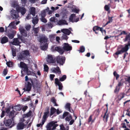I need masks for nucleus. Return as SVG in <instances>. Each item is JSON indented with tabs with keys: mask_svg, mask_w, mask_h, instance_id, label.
<instances>
[{
	"mask_svg": "<svg viewBox=\"0 0 130 130\" xmlns=\"http://www.w3.org/2000/svg\"><path fill=\"white\" fill-rule=\"evenodd\" d=\"M120 89V87L117 86L115 89L114 90V92L115 93H116L117 92H118Z\"/></svg>",
	"mask_w": 130,
	"mask_h": 130,
	"instance_id": "nucleus-58",
	"label": "nucleus"
},
{
	"mask_svg": "<svg viewBox=\"0 0 130 130\" xmlns=\"http://www.w3.org/2000/svg\"><path fill=\"white\" fill-rule=\"evenodd\" d=\"M32 112L31 110H30L28 112L24 115L25 117H28L30 116L31 115Z\"/></svg>",
	"mask_w": 130,
	"mask_h": 130,
	"instance_id": "nucleus-37",
	"label": "nucleus"
},
{
	"mask_svg": "<svg viewBox=\"0 0 130 130\" xmlns=\"http://www.w3.org/2000/svg\"><path fill=\"white\" fill-rule=\"evenodd\" d=\"M123 40L124 42L128 41L127 44H130V33L126 35L125 38Z\"/></svg>",
	"mask_w": 130,
	"mask_h": 130,
	"instance_id": "nucleus-21",
	"label": "nucleus"
},
{
	"mask_svg": "<svg viewBox=\"0 0 130 130\" xmlns=\"http://www.w3.org/2000/svg\"><path fill=\"white\" fill-rule=\"evenodd\" d=\"M122 80V79H121V80L119 82L118 85L117 86L118 87H119L120 86H122L123 85V83L121 82Z\"/></svg>",
	"mask_w": 130,
	"mask_h": 130,
	"instance_id": "nucleus-62",
	"label": "nucleus"
},
{
	"mask_svg": "<svg viewBox=\"0 0 130 130\" xmlns=\"http://www.w3.org/2000/svg\"><path fill=\"white\" fill-rule=\"evenodd\" d=\"M31 28V26L30 25H27L25 27V28L26 30L27 31L29 30H30V29Z\"/></svg>",
	"mask_w": 130,
	"mask_h": 130,
	"instance_id": "nucleus-55",
	"label": "nucleus"
},
{
	"mask_svg": "<svg viewBox=\"0 0 130 130\" xmlns=\"http://www.w3.org/2000/svg\"><path fill=\"white\" fill-rule=\"evenodd\" d=\"M11 16L13 19H17L19 17V12L13 9H12L10 11Z\"/></svg>",
	"mask_w": 130,
	"mask_h": 130,
	"instance_id": "nucleus-6",
	"label": "nucleus"
},
{
	"mask_svg": "<svg viewBox=\"0 0 130 130\" xmlns=\"http://www.w3.org/2000/svg\"><path fill=\"white\" fill-rule=\"evenodd\" d=\"M100 27L98 26H95L93 28V30L95 32L96 34H98V32L96 31H98L99 30Z\"/></svg>",
	"mask_w": 130,
	"mask_h": 130,
	"instance_id": "nucleus-33",
	"label": "nucleus"
},
{
	"mask_svg": "<svg viewBox=\"0 0 130 130\" xmlns=\"http://www.w3.org/2000/svg\"><path fill=\"white\" fill-rule=\"evenodd\" d=\"M4 122L5 126H9L10 128L14 126L15 125L14 120L11 119H6L5 118Z\"/></svg>",
	"mask_w": 130,
	"mask_h": 130,
	"instance_id": "nucleus-4",
	"label": "nucleus"
},
{
	"mask_svg": "<svg viewBox=\"0 0 130 130\" xmlns=\"http://www.w3.org/2000/svg\"><path fill=\"white\" fill-rule=\"evenodd\" d=\"M61 130H66V128L63 124H61L60 125Z\"/></svg>",
	"mask_w": 130,
	"mask_h": 130,
	"instance_id": "nucleus-59",
	"label": "nucleus"
},
{
	"mask_svg": "<svg viewBox=\"0 0 130 130\" xmlns=\"http://www.w3.org/2000/svg\"><path fill=\"white\" fill-rule=\"evenodd\" d=\"M8 38L4 36L2 38L1 40V42L2 44H3L8 42Z\"/></svg>",
	"mask_w": 130,
	"mask_h": 130,
	"instance_id": "nucleus-22",
	"label": "nucleus"
},
{
	"mask_svg": "<svg viewBox=\"0 0 130 130\" xmlns=\"http://www.w3.org/2000/svg\"><path fill=\"white\" fill-rule=\"evenodd\" d=\"M47 25L49 27H51L52 28L53 26V23L50 22H48L47 24Z\"/></svg>",
	"mask_w": 130,
	"mask_h": 130,
	"instance_id": "nucleus-60",
	"label": "nucleus"
},
{
	"mask_svg": "<svg viewBox=\"0 0 130 130\" xmlns=\"http://www.w3.org/2000/svg\"><path fill=\"white\" fill-rule=\"evenodd\" d=\"M69 114H71L69 112L67 111H66L64 112L62 116V118L63 119H64L67 116L69 115Z\"/></svg>",
	"mask_w": 130,
	"mask_h": 130,
	"instance_id": "nucleus-36",
	"label": "nucleus"
},
{
	"mask_svg": "<svg viewBox=\"0 0 130 130\" xmlns=\"http://www.w3.org/2000/svg\"><path fill=\"white\" fill-rule=\"evenodd\" d=\"M114 76L116 77V80H117L119 78V75L118 74L116 71H114L113 73Z\"/></svg>",
	"mask_w": 130,
	"mask_h": 130,
	"instance_id": "nucleus-39",
	"label": "nucleus"
},
{
	"mask_svg": "<svg viewBox=\"0 0 130 130\" xmlns=\"http://www.w3.org/2000/svg\"><path fill=\"white\" fill-rule=\"evenodd\" d=\"M125 79L126 82H128L129 85L130 86V76L127 78H125Z\"/></svg>",
	"mask_w": 130,
	"mask_h": 130,
	"instance_id": "nucleus-52",
	"label": "nucleus"
},
{
	"mask_svg": "<svg viewBox=\"0 0 130 130\" xmlns=\"http://www.w3.org/2000/svg\"><path fill=\"white\" fill-rule=\"evenodd\" d=\"M109 117V114L108 113H107V111H106V112L104 113V115L103 117V120L105 118V121L106 122H107L108 121V118Z\"/></svg>",
	"mask_w": 130,
	"mask_h": 130,
	"instance_id": "nucleus-27",
	"label": "nucleus"
},
{
	"mask_svg": "<svg viewBox=\"0 0 130 130\" xmlns=\"http://www.w3.org/2000/svg\"><path fill=\"white\" fill-rule=\"evenodd\" d=\"M8 71L6 69H4L3 72V74L4 75V76H6L7 74Z\"/></svg>",
	"mask_w": 130,
	"mask_h": 130,
	"instance_id": "nucleus-51",
	"label": "nucleus"
},
{
	"mask_svg": "<svg viewBox=\"0 0 130 130\" xmlns=\"http://www.w3.org/2000/svg\"><path fill=\"white\" fill-rule=\"evenodd\" d=\"M18 37L22 41L23 43H25L26 41L25 39L22 36H20L19 35H17Z\"/></svg>",
	"mask_w": 130,
	"mask_h": 130,
	"instance_id": "nucleus-30",
	"label": "nucleus"
},
{
	"mask_svg": "<svg viewBox=\"0 0 130 130\" xmlns=\"http://www.w3.org/2000/svg\"><path fill=\"white\" fill-rule=\"evenodd\" d=\"M19 30L22 36L26 37L27 36V32L26 30L23 27H21L19 28Z\"/></svg>",
	"mask_w": 130,
	"mask_h": 130,
	"instance_id": "nucleus-16",
	"label": "nucleus"
},
{
	"mask_svg": "<svg viewBox=\"0 0 130 130\" xmlns=\"http://www.w3.org/2000/svg\"><path fill=\"white\" fill-rule=\"evenodd\" d=\"M48 67L47 65L45 64L44 65V71L47 72L48 71Z\"/></svg>",
	"mask_w": 130,
	"mask_h": 130,
	"instance_id": "nucleus-53",
	"label": "nucleus"
},
{
	"mask_svg": "<svg viewBox=\"0 0 130 130\" xmlns=\"http://www.w3.org/2000/svg\"><path fill=\"white\" fill-rule=\"evenodd\" d=\"M104 9L106 11H108V12L110 13V8L107 5H106L104 7Z\"/></svg>",
	"mask_w": 130,
	"mask_h": 130,
	"instance_id": "nucleus-47",
	"label": "nucleus"
},
{
	"mask_svg": "<svg viewBox=\"0 0 130 130\" xmlns=\"http://www.w3.org/2000/svg\"><path fill=\"white\" fill-rule=\"evenodd\" d=\"M17 10L19 13L21 12L22 15L24 14L26 12V9L24 7H19L17 8Z\"/></svg>",
	"mask_w": 130,
	"mask_h": 130,
	"instance_id": "nucleus-10",
	"label": "nucleus"
},
{
	"mask_svg": "<svg viewBox=\"0 0 130 130\" xmlns=\"http://www.w3.org/2000/svg\"><path fill=\"white\" fill-rule=\"evenodd\" d=\"M71 104L69 103H67L64 107L66 109L71 113H74V111L71 107Z\"/></svg>",
	"mask_w": 130,
	"mask_h": 130,
	"instance_id": "nucleus-13",
	"label": "nucleus"
},
{
	"mask_svg": "<svg viewBox=\"0 0 130 130\" xmlns=\"http://www.w3.org/2000/svg\"><path fill=\"white\" fill-rule=\"evenodd\" d=\"M15 23V21H13V22H11L9 24V25L8 26V27H9V26H11L12 27H13L14 26Z\"/></svg>",
	"mask_w": 130,
	"mask_h": 130,
	"instance_id": "nucleus-56",
	"label": "nucleus"
},
{
	"mask_svg": "<svg viewBox=\"0 0 130 130\" xmlns=\"http://www.w3.org/2000/svg\"><path fill=\"white\" fill-rule=\"evenodd\" d=\"M56 109L55 108L52 107L51 109L50 116L53 115L56 112Z\"/></svg>",
	"mask_w": 130,
	"mask_h": 130,
	"instance_id": "nucleus-29",
	"label": "nucleus"
},
{
	"mask_svg": "<svg viewBox=\"0 0 130 130\" xmlns=\"http://www.w3.org/2000/svg\"><path fill=\"white\" fill-rule=\"evenodd\" d=\"M43 44L44 45L41 46V48L42 50H45L47 48L48 46L47 45V44Z\"/></svg>",
	"mask_w": 130,
	"mask_h": 130,
	"instance_id": "nucleus-34",
	"label": "nucleus"
},
{
	"mask_svg": "<svg viewBox=\"0 0 130 130\" xmlns=\"http://www.w3.org/2000/svg\"><path fill=\"white\" fill-rule=\"evenodd\" d=\"M53 72L54 73H57L58 74L61 73V72L59 67L57 66L56 68H54L53 69Z\"/></svg>",
	"mask_w": 130,
	"mask_h": 130,
	"instance_id": "nucleus-20",
	"label": "nucleus"
},
{
	"mask_svg": "<svg viewBox=\"0 0 130 130\" xmlns=\"http://www.w3.org/2000/svg\"><path fill=\"white\" fill-rule=\"evenodd\" d=\"M11 109V107L10 106L9 107L7 108L6 109V112L7 114L9 113Z\"/></svg>",
	"mask_w": 130,
	"mask_h": 130,
	"instance_id": "nucleus-54",
	"label": "nucleus"
},
{
	"mask_svg": "<svg viewBox=\"0 0 130 130\" xmlns=\"http://www.w3.org/2000/svg\"><path fill=\"white\" fill-rule=\"evenodd\" d=\"M12 55L13 57H15L16 56V50L13 48H12Z\"/></svg>",
	"mask_w": 130,
	"mask_h": 130,
	"instance_id": "nucleus-44",
	"label": "nucleus"
},
{
	"mask_svg": "<svg viewBox=\"0 0 130 130\" xmlns=\"http://www.w3.org/2000/svg\"><path fill=\"white\" fill-rule=\"evenodd\" d=\"M58 24L59 25L61 24L68 25V23H67V21L65 20H59L58 22Z\"/></svg>",
	"mask_w": 130,
	"mask_h": 130,
	"instance_id": "nucleus-28",
	"label": "nucleus"
},
{
	"mask_svg": "<svg viewBox=\"0 0 130 130\" xmlns=\"http://www.w3.org/2000/svg\"><path fill=\"white\" fill-rule=\"evenodd\" d=\"M66 75H64L61 77L59 78V80L60 81L62 82L66 79Z\"/></svg>",
	"mask_w": 130,
	"mask_h": 130,
	"instance_id": "nucleus-41",
	"label": "nucleus"
},
{
	"mask_svg": "<svg viewBox=\"0 0 130 130\" xmlns=\"http://www.w3.org/2000/svg\"><path fill=\"white\" fill-rule=\"evenodd\" d=\"M49 108L48 107L47 108L46 111L44 112V115L43 116L42 119V123L43 124H44L45 122L46 121L47 118L48 117V115L49 113Z\"/></svg>",
	"mask_w": 130,
	"mask_h": 130,
	"instance_id": "nucleus-8",
	"label": "nucleus"
},
{
	"mask_svg": "<svg viewBox=\"0 0 130 130\" xmlns=\"http://www.w3.org/2000/svg\"><path fill=\"white\" fill-rule=\"evenodd\" d=\"M41 17H45L46 15V12L45 10H44L41 12Z\"/></svg>",
	"mask_w": 130,
	"mask_h": 130,
	"instance_id": "nucleus-45",
	"label": "nucleus"
},
{
	"mask_svg": "<svg viewBox=\"0 0 130 130\" xmlns=\"http://www.w3.org/2000/svg\"><path fill=\"white\" fill-rule=\"evenodd\" d=\"M62 31L64 34L68 35H69L71 32V31L68 29H63L62 30Z\"/></svg>",
	"mask_w": 130,
	"mask_h": 130,
	"instance_id": "nucleus-24",
	"label": "nucleus"
},
{
	"mask_svg": "<svg viewBox=\"0 0 130 130\" xmlns=\"http://www.w3.org/2000/svg\"><path fill=\"white\" fill-rule=\"evenodd\" d=\"M31 84L29 82L27 83V84L26 87V88H24L23 89L24 90V91H27L29 92L31 90Z\"/></svg>",
	"mask_w": 130,
	"mask_h": 130,
	"instance_id": "nucleus-17",
	"label": "nucleus"
},
{
	"mask_svg": "<svg viewBox=\"0 0 130 130\" xmlns=\"http://www.w3.org/2000/svg\"><path fill=\"white\" fill-rule=\"evenodd\" d=\"M47 61L49 63H54L56 62L55 59H54L53 56L51 55H48L46 59Z\"/></svg>",
	"mask_w": 130,
	"mask_h": 130,
	"instance_id": "nucleus-9",
	"label": "nucleus"
},
{
	"mask_svg": "<svg viewBox=\"0 0 130 130\" xmlns=\"http://www.w3.org/2000/svg\"><path fill=\"white\" fill-rule=\"evenodd\" d=\"M125 94L124 92L120 93L118 96V100L120 101L125 96Z\"/></svg>",
	"mask_w": 130,
	"mask_h": 130,
	"instance_id": "nucleus-23",
	"label": "nucleus"
},
{
	"mask_svg": "<svg viewBox=\"0 0 130 130\" xmlns=\"http://www.w3.org/2000/svg\"><path fill=\"white\" fill-rule=\"evenodd\" d=\"M15 111L13 110L11 111H10L9 115V117L10 119L14 120V113Z\"/></svg>",
	"mask_w": 130,
	"mask_h": 130,
	"instance_id": "nucleus-25",
	"label": "nucleus"
},
{
	"mask_svg": "<svg viewBox=\"0 0 130 130\" xmlns=\"http://www.w3.org/2000/svg\"><path fill=\"white\" fill-rule=\"evenodd\" d=\"M35 25L33 26L32 30L33 31L34 35L36 36H37L38 35V34L39 32L40 29L39 27L35 28Z\"/></svg>",
	"mask_w": 130,
	"mask_h": 130,
	"instance_id": "nucleus-18",
	"label": "nucleus"
},
{
	"mask_svg": "<svg viewBox=\"0 0 130 130\" xmlns=\"http://www.w3.org/2000/svg\"><path fill=\"white\" fill-rule=\"evenodd\" d=\"M49 37L50 41H53L55 39V35H51L49 36Z\"/></svg>",
	"mask_w": 130,
	"mask_h": 130,
	"instance_id": "nucleus-40",
	"label": "nucleus"
},
{
	"mask_svg": "<svg viewBox=\"0 0 130 130\" xmlns=\"http://www.w3.org/2000/svg\"><path fill=\"white\" fill-rule=\"evenodd\" d=\"M39 21L38 18H34L32 20V22L34 24V25L35 26V25L38 23Z\"/></svg>",
	"mask_w": 130,
	"mask_h": 130,
	"instance_id": "nucleus-32",
	"label": "nucleus"
},
{
	"mask_svg": "<svg viewBox=\"0 0 130 130\" xmlns=\"http://www.w3.org/2000/svg\"><path fill=\"white\" fill-rule=\"evenodd\" d=\"M79 49V50H78V51L79 52L83 53L85 51V47L83 46H80Z\"/></svg>",
	"mask_w": 130,
	"mask_h": 130,
	"instance_id": "nucleus-38",
	"label": "nucleus"
},
{
	"mask_svg": "<svg viewBox=\"0 0 130 130\" xmlns=\"http://www.w3.org/2000/svg\"><path fill=\"white\" fill-rule=\"evenodd\" d=\"M24 68L23 71H26L27 72V73H28V69L27 66V65L25 66L23 68ZM27 74L28 75V73H27Z\"/></svg>",
	"mask_w": 130,
	"mask_h": 130,
	"instance_id": "nucleus-50",
	"label": "nucleus"
},
{
	"mask_svg": "<svg viewBox=\"0 0 130 130\" xmlns=\"http://www.w3.org/2000/svg\"><path fill=\"white\" fill-rule=\"evenodd\" d=\"M54 50L55 51L58 52L60 54H63L64 52V51L63 47L60 46H58L55 47V48Z\"/></svg>",
	"mask_w": 130,
	"mask_h": 130,
	"instance_id": "nucleus-11",
	"label": "nucleus"
},
{
	"mask_svg": "<svg viewBox=\"0 0 130 130\" xmlns=\"http://www.w3.org/2000/svg\"><path fill=\"white\" fill-rule=\"evenodd\" d=\"M26 125L24 123L19 122L17 126V128L18 130H22L25 127Z\"/></svg>",
	"mask_w": 130,
	"mask_h": 130,
	"instance_id": "nucleus-14",
	"label": "nucleus"
},
{
	"mask_svg": "<svg viewBox=\"0 0 130 130\" xmlns=\"http://www.w3.org/2000/svg\"><path fill=\"white\" fill-rule=\"evenodd\" d=\"M65 59V58L64 57L59 56H57L56 58L57 63L61 65H63L64 63Z\"/></svg>",
	"mask_w": 130,
	"mask_h": 130,
	"instance_id": "nucleus-5",
	"label": "nucleus"
},
{
	"mask_svg": "<svg viewBox=\"0 0 130 130\" xmlns=\"http://www.w3.org/2000/svg\"><path fill=\"white\" fill-rule=\"evenodd\" d=\"M55 76V75L54 74H51L50 75V78L51 80L52 81L54 80V78Z\"/></svg>",
	"mask_w": 130,
	"mask_h": 130,
	"instance_id": "nucleus-57",
	"label": "nucleus"
},
{
	"mask_svg": "<svg viewBox=\"0 0 130 130\" xmlns=\"http://www.w3.org/2000/svg\"><path fill=\"white\" fill-rule=\"evenodd\" d=\"M26 65H27L24 62H20V67L21 68H23Z\"/></svg>",
	"mask_w": 130,
	"mask_h": 130,
	"instance_id": "nucleus-46",
	"label": "nucleus"
},
{
	"mask_svg": "<svg viewBox=\"0 0 130 130\" xmlns=\"http://www.w3.org/2000/svg\"><path fill=\"white\" fill-rule=\"evenodd\" d=\"M30 14L34 16L35 15V8L34 7H31L30 8Z\"/></svg>",
	"mask_w": 130,
	"mask_h": 130,
	"instance_id": "nucleus-26",
	"label": "nucleus"
},
{
	"mask_svg": "<svg viewBox=\"0 0 130 130\" xmlns=\"http://www.w3.org/2000/svg\"><path fill=\"white\" fill-rule=\"evenodd\" d=\"M30 53L29 51L25 50L22 51L20 53L19 58L22 60H28V56H30Z\"/></svg>",
	"mask_w": 130,
	"mask_h": 130,
	"instance_id": "nucleus-3",
	"label": "nucleus"
},
{
	"mask_svg": "<svg viewBox=\"0 0 130 130\" xmlns=\"http://www.w3.org/2000/svg\"><path fill=\"white\" fill-rule=\"evenodd\" d=\"M63 48L64 51H68L71 50L72 49V47L71 46H70V45L67 43H64L63 45Z\"/></svg>",
	"mask_w": 130,
	"mask_h": 130,
	"instance_id": "nucleus-7",
	"label": "nucleus"
},
{
	"mask_svg": "<svg viewBox=\"0 0 130 130\" xmlns=\"http://www.w3.org/2000/svg\"><path fill=\"white\" fill-rule=\"evenodd\" d=\"M130 47V44H126L125 46L122 47L121 50L116 52L113 54L114 57L117 59L119 57L118 55L124 52H127L129 49V46Z\"/></svg>",
	"mask_w": 130,
	"mask_h": 130,
	"instance_id": "nucleus-1",
	"label": "nucleus"
},
{
	"mask_svg": "<svg viewBox=\"0 0 130 130\" xmlns=\"http://www.w3.org/2000/svg\"><path fill=\"white\" fill-rule=\"evenodd\" d=\"M7 35L9 38L10 39H12L14 38V34L13 33L9 34Z\"/></svg>",
	"mask_w": 130,
	"mask_h": 130,
	"instance_id": "nucleus-43",
	"label": "nucleus"
},
{
	"mask_svg": "<svg viewBox=\"0 0 130 130\" xmlns=\"http://www.w3.org/2000/svg\"><path fill=\"white\" fill-rule=\"evenodd\" d=\"M62 38L63 39L67 40L68 38V37L65 35H63L62 37Z\"/></svg>",
	"mask_w": 130,
	"mask_h": 130,
	"instance_id": "nucleus-63",
	"label": "nucleus"
},
{
	"mask_svg": "<svg viewBox=\"0 0 130 130\" xmlns=\"http://www.w3.org/2000/svg\"><path fill=\"white\" fill-rule=\"evenodd\" d=\"M76 14H71L69 18V20L70 22H74V21L73 20V18L75 17Z\"/></svg>",
	"mask_w": 130,
	"mask_h": 130,
	"instance_id": "nucleus-31",
	"label": "nucleus"
},
{
	"mask_svg": "<svg viewBox=\"0 0 130 130\" xmlns=\"http://www.w3.org/2000/svg\"><path fill=\"white\" fill-rule=\"evenodd\" d=\"M55 84L58 86L59 89V90H62L63 88V86L62 83L59 81L58 78H56L55 79Z\"/></svg>",
	"mask_w": 130,
	"mask_h": 130,
	"instance_id": "nucleus-15",
	"label": "nucleus"
},
{
	"mask_svg": "<svg viewBox=\"0 0 130 130\" xmlns=\"http://www.w3.org/2000/svg\"><path fill=\"white\" fill-rule=\"evenodd\" d=\"M72 119V117L71 114H69V115H68V116L67 117L65 120L66 121H69L71 120Z\"/></svg>",
	"mask_w": 130,
	"mask_h": 130,
	"instance_id": "nucleus-35",
	"label": "nucleus"
},
{
	"mask_svg": "<svg viewBox=\"0 0 130 130\" xmlns=\"http://www.w3.org/2000/svg\"><path fill=\"white\" fill-rule=\"evenodd\" d=\"M41 45H42V44H46L47 42V38L46 37L44 36L40 38L39 39Z\"/></svg>",
	"mask_w": 130,
	"mask_h": 130,
	"instance_id": "nucleus-12",
	"label": "nucleus"
},
{
	"mask_svg": "<svg viewBox=\"0 0 130 130\" xmlns=\"http://www.w3.org/2000/svg\"><path fill=\"white\" fill-rule=\"evenodd\" d=\"M15 108L14 109L16 110L20 111L21 109L20 107V106L19 105L15 106Z\"/></svg>",
	"mask_w": 130,
	"mask_h": 130,
	"instance_id": "nucleus-49",
	"label": "nucleus"
},
{
	"mask_svg": "<svg viewBox=\"0 0 130 130\" xmlns=\"http://www.w3.org/2000/svg\"><path fill=\"white\" fill-rule=\"evenodd\" d=\"M56 121H52L48 123L46 126L47 130H54L58 126Z\"/></svg>",
	"mask_w": 130,
	"mask_h": 130,
	"instance_id": "nucleus-2",
	"label": "nucleus"
},
{
	"mask_svg": "<svg viewBox=\"0 0 130 130\" xmlns=\"http://www.w3.org/2000/svg\"><path fill=\"white\" fill-rule=\"evenodd\" d=\"M92 115H90L88 119V123L90 122H91L92 120Z\"/></svg>",
	"mask_w": 130,
	"mask_h": 130,
	"instance_id": "nucleus-64",
	"label": "nucleus"
},
{
	"mask_svg": "<svg viewBox=\"0 0 130 130\" xmlns=\"http://www.w3.org/2000/svg\"><path fill=\"white\" fill-rule=\"evenodd\" d=\"M6 63L7 66L9 67H10V65H12V62L10 61H9L8 62H7Z\"/></svg>",
	"mask_w": 130,
	"mask_h": 130,
	"instance_id": "nucleus-61",
	"label": "nucleus"
},
{
	"mask_svg": "<svg viewBox=\"0 0 130 130\" xmlns=\"http://www.w3.org/2000/svg\"><path fill=\"white\" fill-rule=\"evenodd\" d=\"M45 17H41L40 19L41 21L44 23H46L47 22V20L44 18Z\"/></svg>",
	"mask_w": 130,
	"mask_h": 130,
	"instance_id": "nucleus-48",
	"label": "nucleus"
},
{
	"mask_svg": "<svg viewBox=\"0 0 130 130\" xmlns=\"http://www.w3.org/2000/svg\"><path fill=\"white\" fill-rule=\"evenodd\" d=\"M19 38H15L13 39V41L12 43V44L15 45H19L21 42H20L19 40Z\"/></svg>",
	"mask_w": 130,
	"mask_h": 130,
	"instance_id": "nucleus-19",
	"label": "nucleus"
},
{
	"mask_svg": "<svg viewBox=\"0 0 130 130\" xmlns=\"http://www.w3.org/2000/svg\"><path fill=\"white\" fill-rule=\"evenodd\" d=\"M50 21L52 22H56L58 21V20L55 17H52L50 19Z\"/></svg>",
	"mask_w": 130,
	"mask_h": 130,
	"instance_id": "nucleus-42",
	"label": "nucleus"
}]
</instances>
